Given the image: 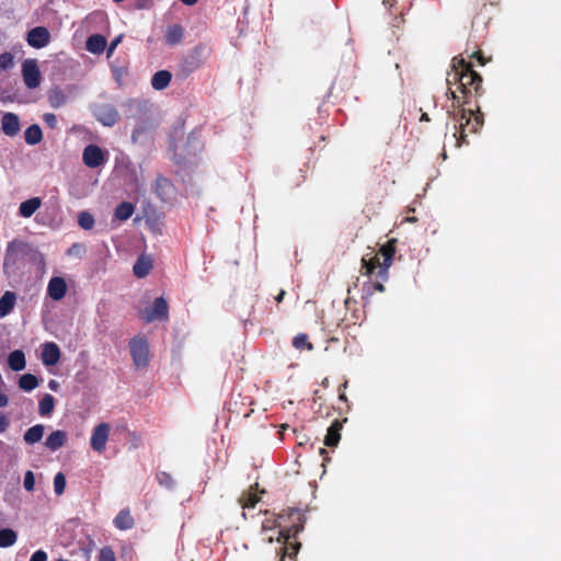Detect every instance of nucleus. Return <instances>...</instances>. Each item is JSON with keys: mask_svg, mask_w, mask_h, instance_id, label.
<instances>
[{"mask_svg": "<svg viewBox=\"0 0 561 561\" xmlns=\"http://www.w3.org/2000/svg\"><path fill=\"white\" fill-rule=\"evenodd\" d=\"M32 260L44 266L45 260L42 253L34 250L27 243L13 240L8 243L3 260V272L8 277L16 275L24 267V261Z\"/></svg>", "mask_w": 561, "mask_h": 561, "instance_id": "1", "label": "nucleus"}, {"mask_svg": "<svg viewBox=\"0 0 561 561\" xmlns=\"http://www.w3.org/2000/svg\"><path fill=\"white\" fill-rule=\"evenodd\" d=\"M288 518L291 520L290 526L285 530L276 531V540L283 545L280 548V561H284L285 558L293 559L298 553L300 549V542L296 541L295 539L297 535L302 531L306 522L305 515L300 510H289Z\"/></svg>", "mask_w": 561, "mask_h": 561, "instance_id": "2", "label": "nucleus"}, {"mask_svg": "<svg viewBox=\"0 0 561 561\" xmlns=\"http://www.w3.org/2000/svg\"><path fill=\"white\" fill-rule=\"evenodd\" d=\"M396 248L393 241L382 245L380 251L369 259L364 256L362 259L363 267L366 274H376L378 278L386 280L388 277V268L392 264Z\"/></svg>", "mask_w": 561, "mask_h": 561, "instance_id": "3", "label": "nucleus"}, {"mask_svg": "<svg viewBox=\"0 0 561 561\" xmlns=\"http://www.w3.org/2000/svg\"><path fill=\"white\" fill-rule=\"evenodd\" d=\"M476 78L481 80V77L477 72L468 68L463 59H453L451 70L447 72L446 77V84L448 85L446 94L453 99L454 104L458 102V96L456 94V91L453 90L451 85L458 84V89H460L461 92L465 93V79H470V81H473Z\"/></svg>", "mask_w": 561, "mask_h": 561, "instance_id": "4", "label": "nucleus"}, {"mask_svg": "<svg viewBox=\"0 0 561 561\" xmlns=\"http://www.w3.org/2000/svg\"><path fill=\"white\" fill-rule=\"evenodd\" d=\"M454 118L459 123V135H457V133L453 135V137L456 138V145L458 147L467 142V131L474 134L483 124V119L480 115H474L472 111L467 112L465 108L459 110L458 113L454 115Z\"/></svg>", "mask_w": 561, "mask_h": 561, "instance_id": "5", "label": "nucleus"}, {"mask_svg": "<svg viewBox=\"0 0 561 561\" xmlns=\"http://www.w3.org/2000/svg\"><path fill=\"white\" fill-rule=\"evenodd\" d=\"M108 158V151L94 144L85 146L82 151V161L84 165L90 169L104 167L107 163Z\"/></svg>", "mask_w": 561, "mask_h": 561, "instance_id": "6", "label": "nucleus"}, {"mask_svg": "<svg viewBox=\"0 0 561 561\" xmlns=\"http://www.w3.org/2000/svg\"><path fill=\"white\" fill-rule=\"evenodd\" d=\"M169 307L164 298H156L153 304L139 311L140 318L146 322L168 319Z\"/></svg>", "mask_w": 561, "mask_h": 561, "instance_id": "7", "label": "nucleus"}, {"mask_svg": "<svg viewBox=\"0 0 561 561\" xmlns=\"http://www.w3.org/2000/svg\"><path fill=\"white\" fill-rule=\"evenodd\" d=\"M207 50V45L203 43L193 47L183 59L182 70L185 73H191L198 69L204 62L205 54Z\"/></svg>", "mask_w": 561, "mask_h": 561, "instance_id": "8", "label": "nucleus"}, {"mask_svg": "<svg viewBox=\"0 0 561 561\" xmlns=\"http://www.w3.org/2000/svg\"><path fill=\"white\" fill-rule=\"evenodd\" d=\"M22 78L24 81V84L33 90L41 85L42 82V75L38 68V64L36 59H25L22 62Z\"/></svg>", "mask_w": 561, "mask_h": 561, "instance_id": "9", "label": "nucleus"}, {"mask_svg": "<svg viewBox=\"0 0 561 561\" xmlns=\"http://www.w3.org/2000/svg\"><path fill=\"white\" fill-rule=\"evenodd\" d=\"M93 114L102 125L107 127L114 126L119 118L118 112L111 104L96 105L93 110Z\"/></svg>", "mask_w": 561, "mask_h": 561, "instance_id": "10", "label": "nucleus"}, {"mask_svg": "<svg viewBox=\"0 0 561 561\" xmlns=\"http://www.w3.org/2000/svg\"><path fill=\"white\" fill-rule=\"evenodd\" d=\"M110 430L111 428L107 423H100L93 428L90 438V445L93 450L102 453L105 449Z\"/></svg>", "mask_w": 561, "mask_h": 561, "instance_id": "11", "label": "nucleus"}, {"mask_svg": "<svg viewBox=\"0 0 561 561\" xmlns=\"http://www.w3.org/2000/svg\"><path fill=\"white\" fill-rule=\"evenodd\" d=\"M27 44L36 49L46 47L50 42V33L44 26H36L28 31L26 36Z\"/></svg>", "mask_w": 561, "mask_h": 561, "instance_id": "12", "label": "nucleus"}, {"mask_svg": "<svg viewBox=\"0 0 561 561\" xmlns=\"http://www.w3.org/2000/svg\"><path fill=\"white\" fill-rule=\"evenodd\" d=\"M290 508L284 510L282 513L277 515V517L266 518L262 523V533L265 534L267 531L274 530L278 528V530H285L290 526L291 520L288 518V511Z\"/></svg>", "mask_w": 561, "mask_h": 561, "instance_id": "13", "label": "nucleus"}, {"mask_svg": "<svg viewBox=\"0 0 561 561\" xmlns=\"http://www.w3.org/2000/svg\"><path fill=\"white\" fill-rule=\"evenodd\" d=\"M1 130L8 137H15L21 130L20 117L11 112L2 113Z\"/></svg>", "mask_w": 561, "mask_h": 561, "instance_id": "14", "label": "nucleus"}, {"mask_svg": "<svg viewBox=\"0 0 561 561\" xmlns=\"http://www.w3.org/2000/svg\"><path fill=\"white\" fill-rule=\"evenodd\" d=\"M67 293L66 280L60 276H54L49 279L47 285V295L53 300H61Z\"/></svg>", "mask_w": 561, "mask_h": 561, "instance_id": "15", "label": "nucleus"}, {"mask_svg": "<svg viewBox=\"0 0 561 561\" xmlns=\"http://www.w3.org/2000/svg\"><path fill=\"white\" fill-rule=\"evenodd\" d=\"M185 30L180 24H170L164 31V42L169 46H175L182 43Z\"/></svg>", "mask_w": 561, "mask_h": 561, "instance_id": "16", "label": "nucleus"}, {"mask_svg": "<svg viewBox=\"0 0 561 561\" xmlns=\"http://www.w3.org/2000/svg\"><path fill=\"white\" fill-rule=\"evenodd\" d=\"M41 206L42 199L39 197H32L20 204L18 214L22 218H30L41 208Z\"/></svg>", "mask_w": 561, "mask_h": 561, "instance_id": "17", "label": "nucleus"}, {"mask_svg": "<svg viewBox=\"0 0 561 561\" xmlns=\"http://www.w3.org/2000/svg\"><path fill=\"white\" fill-rule=\"evenodd\" d=\"M114 526L119 530H129L135 526V519L129 508L122 510L113 520Z\"/></svg>", "mask_w": 561, "mask_h": 561, "instance_id": "18", "label": "nucleus"}, {"mask_svg": "<svg viewBox=\"0 0 561 561\" xmlns=\"http://www.w3.org/2000/svg\"><path fill=\"white\" fill-rule=\"evenodd\" d=\"M85 48L92 54H102L106 48V38L101 34H94L88 37Z\"/></svg>", "mask_w": 561, "mask_h": 561, "instance_id": "19", "label": "nucleus"}, {"mask_svg": "<svg viewBox=\"0 0 561 561\" xmlns=\"http://www.w3.org/2000/svg\"><path fill=\"white\" fill-rule=\"evenodd\" d=\"M152 268V260L147 255H140L134 264L133 271L138 278L146 277Z\"/></svg>", "mask_w": 561, "mask_h": 561, "instance_id": "20", "label": "nucleus"}, {"mask_svg": "<svg viewBox=\"0 0 561 561\" xmlns=\"http://www.w3.org/2000/svg\"><path fill=\"white\" fill-rule=\"evenodd\" d=\"M66 440V433L64 431L57 430L48 435L45 445L48 449L56 451L65 445Z\"/></svg>", "mask_w": 561, "mask_h": 561, "instance_id": "21", "label": "nucleus"}, {"mask_svg": "<svg viewBox=\"0 0 561 561\" xmlns=\"http://www.w3.org/2000/svg\"><path fill=\"white\" fill-rule=\"evenodd\" d=\"M342 428V424L335 420L328 428L327 435L324 437V445L328 447H335L340 439L341 434L340 431Z\"/></svg>", "mask_w": 561, "mask_h": 561, "instance_id": "22", "label": "nucleus"}, {"mask_svg": "<svg viewBox=\"0 0 561 561\" xmlns=\"http://www.w3.org/2000/svg\"><path fill=\"white\" fill-rule=\"evenodd\" d=\"M172 79L171 73L168 70L157 71L151 78V85L154 90L165 89Z\"/></svg>", "mask_w": 561, "mask_h": 561, "instance_id": "23", "label": "nucleus"}, {"mask_svg": "<svg viewBox=\"0 0 561 561\" xmlns=\"http://www.w3.org/2000/svg\"><path fill=\"white\" fill-rule=\"evenodd\" d=\"M16 296L12 291H5L0 298V318L8 316L14 308Z\"/></svg>", "mask_w": 561, "mask_h": 561, "instance_id": "24", "label": "nucleus"}, {"mask_svg": "<svg viewBox=\"0 0 561 561\" xmlns=\"http://www.w3.org/2000/svg\"><path fill=\"white\" fill-rule=\"evenodd\" d=\"M24 139L27 145L34 146L42 141L43 133L38 125L34 124L26 128Z\"/></svg>", "mask_w": 561, "mask_h": 561, "instance_id": "25", "label": "nucleus"}, {"mask_svg": "<svg viewBox=\"0 0 561 561\" xmlns=\"http://www.w3.org/2000/svg\"><path fill=\"white\" fill-rule=\"evenodd\" d=\"M45 427L42 424L34 425L30 427L24 434L25 443L33 445L38 443L44 435Z\"/></svg>", "mask_w": 561, "mask_h": 561, "instance_id": "26", "label": "nucleus"}, {"mask_svg": "<svg viewBox=\"0 0 561 561\" xmlns=\"http://www.w3.org/2000/svg\"><path fill=\"white\" fill-rule=\"evenodd\" d=\"M134 211L135 207L131 203L123 202L116 207L114 215L116 219L124 221L129 219L133 216Z\"/></svg>", "mask_w": 561, "mask_h": 561, "instance_id": "27", "label": "nucleus"}, {"mask_svg": "<svg viewBox=\"0 0 561 561\" xmlns=\"http://www.w3.org/2000/svg\"><path fill=\"white\" fill-rule=\"evenodd\" d=\"M261 500V496L253 492L252 489L248 492H243L239 499V504L242 508L254 507Z\"/></svg>", "mask_w": 561, "mask_h": 561, "instance_id": "28", "label": "nucleus"}, {"mask_svg": "<svg viewBox=\"0 0 561 561\" xmlns=\"http://www.w3.org/2000/svg\"><path fill=\"white\" fill-rule=\"evenodd\" d=\"M55 408V398L46 393L38 403V412L42 416H48Z\"/></svg>", "mask_w": 561, "mask_h": 561, "instance_id": "29", "label": "nucleus"}, {"mask_svg": "<svg viewBox=\"0 0 561 561\" xmlns=\"http://www.w3.org/2000/svg\"><path fill=\"white\" fill-rule=\"evenodd\" d=\"M18 540L16 533L11 528L0 529V547L8 548L13 546Z\"/></svg>", "mask_w": 561, "mask_h": 561, "instance_id": "30", "label": "nucleus"}, {"mask_svg": "<svg viewBox=\"0 0 561 561\" xmlns=\"http://www.w3.org/2000/svg\"><path fill=\"white\" fill-rule=\"evenodd\" d=\"M8 365L14 371L23 370L26 365L24 353H10Z\"/></svg>", "mask_w": 561, "mask_h": 561, "instance_id": "31", "label": "nucleus"}, {"mask_svg": "<svg viewBox=\"0 0 561 561\" xmlns=\"http://www.w3.org/2000/svg\"><path fill=\"white\" fill-rule=\"evenodd\" d=\"M38 386V379L32 374H25L19 379V387L25 391H32Z\"/></svg>", "mask_w": 561, "mask_h": 561, "instance_id": "32", "label": "nucleus"}, {"mask_svg": "<svg viewBox=\"0 0 561 561\" xmlns=\"http://www.w3.org/2000/svg\"><path fill=\"white\" fill-rule=\"evenodd\" d=\"M95 220L93 215L83 210L78 214V225L84 230H91L94 227Z\"/></svg>", "mask_w": 561, "mask_h": 561, "instance_id": "33", "label": "nucleus"}, {"mask_svg": "<svg viewBox=\"0 0 561 561\" xmlns=\"http://www.w3.org/2000/svg\"><path fill=\"white\" fill-rule=\"evenodd\" d=\"M171 191V184L169 180L161 178L157 181V193L161 197V199L165 201L169 198V193Z\"/></svg>", "mask_w": 561, "mask_h": 561, "instance_id": "34", "label": "nucleus"}, {"mask_svg": "<svg viewBox=\"0 0 561 561\" xmlns=\"http://www.w3.org/2000/svg\"><path fill=\"white\" fill-rule=\"evenodd\" d=\"M130 351H148L147 339L142 335H137L129 342Z\"/></svg>", "mask_w": 561, "mask_h": 561, "instance_id": "35", "label": "nucleus"}, {"mask_svg": "<svg viewBox=\"0 0 561 561\" xmlns=\"http://www.w3.org/2000/svg\"><path fill=\"white\" fill-rule=\"evenodd\" d=\"M137 369L146 368L150 360V353H131Z\"/></svg>", "mask_w": 561, "mask_h": 561, "instance_id": "36", "label": "nucleus"}, {"mask_svg": "<svg viewBox=\"0 0 561 561\" xmlns=\"http://www.w3.org/2000/svg\"><path fill=\"white\" fill-rule=\"evenodd\" d=\"M293 346L297 350L300 348H312V344L308 341V335L305 333H299L293 339Z\"/></svg>", "mask_w": 561, "mask_h": 561, "instance_id": "37", "label": "nucleus"}, {"mask_svg": "<svg viewBox=\"0 0 561 561\" xmlns=\"http://www.w3.org/2000/svg\"><path fill=\"white\" fill-rule=\"evenodd\" d=\"M65 103H66V95L61 91L56 90L49 94V104L53 107H55V108L60 107Z\"/></svg>", "mask_w": 561, "mask_h": 561, "instance_id": "38", "label": "nucleus"}, {"mask_svg": "<svg viewBox=\"0 0 561 561\" xmlns=\"http://www.w3.org/2000/svg\"><path fill=\"white\" fill-rule=\"evenodd\" d=\"M66 488V477L62 472H58L54 478V490L57 495H61Z\"/></svg>", "mask_w": 561, "mask_h": 561, "instance_id": "39", "label": "nucleus"}, {"mask_svg": "<svg viewBox=\"0 0 561 561\" xmlns=\"http://www.w3.org/2000/svg\"><path fill=\"white\" fill-rule=\"evenodd\" d=\"M14 66V56L11 53L0 55V70H8Z\"/></svg>", "mask_w": 561, "mask_h": 561, "instance_id": "40", "label": "nucleus"}, {"mask_svg": "<svg viewBox=\"0 0 561 561\" xmlns=\"http://www.w3.org/2000/svg\"><path fill=\"white\" fill-rule=\"evenodd\" d=\"M98 561H116L114 550L110 546L103 547L99 552Z\"/></svg>", "mask_w": 561, "mask_h": 561, "instance_id": "41", "label": "nucleus"}, {"mask_svg": "<svg viewBox=\"0 0 561 561\" xmlns=\"http://www.w3.org/2000/svg\"><path fill=\"white\" fill-rule=\"evenodd\" d=\"M157 480L160 485L171 489L173 486V479L170 473L161 471L157 473Z\"/></svg>", "mask_w": 561, "mask_h": 561, "instance_id": "42", "label": "nucleus"}, {"mask_svg": "<svg viewBox=\"0 0 561 561\" xmlns=\"http://www.w3.org/2000/svg\"><path fill=\"white\" fill-rule=\"evenodd\" d=\"M60 355L61 353H42V359L46 366H53L59 362Z\"/></svg>", "mask_w": 561, "mask_h": 561, "instance_id": "43", "label": "nucleus"}, {"mask_svg": "<svg viewBox=\"0 0 561 561\" xmlns=\"http://www.w3.org/2000/svg\"><path fill=\"white\" fill-rule=\"evenodd\" d=\"M84 245L81 243H73L68 250L67 255L81 257L84 253Z\"/></svg>", "mask_w": 561, "mask_h": 561, "instance_id": "44", "label": "nucleus"}, {"mask_svg": "<svg viewBox=\"0 0 561 561\" xmlns=\"http://www.w3.org/2000/svg\"><path fill=\"white\" fill-rule=\"evenodd\" d=\"M24 489L26 491H33L35 485V478L32 471H27L24 476L23 481Z\"/></svg>", "mask_w": 561, "mask_h": 561, "instance_id": "45", "label": "nucleus"}, {"mask_svg": "<svg viewBox=\"0 0 561 561\" xmlns=\"http://www.w3.org/2000/svg\"><path fill=\"white\" fill-rule=\"evenodd\" d=\"M43 121L51 129H55L57 127L58 121L56 115L53 113H45L43 115Z\"/></svg>", "mask_w": 561, "mask_h": 561, "instance_id": "46", "label": "nucleus"}, {"mask_svg": "<svg viewBox=\"0 0 561 561\" xmlns=\"http://www.w3.org/2000/svg\"><path fill=\"white\" fill-rule=\"evenodd\" d=\"M122 38H123V35H118L117 37H115V38L111 42V44H110V46H108V48H107V58H110V57L113 55L114 50L116 49V47H117V46L119 45V43L122 42Z\"/></svg>", "mask_w": 561, "mask_h": 561, "instance_id": "47", "label": "nucleus"}, {"mask_svg": "<svg viewBox=\"0 0 561 561\" xmlns=\"http://www.w3.org/2000/svg\"><path fill=\"white\" fill-rule=\"evenodd\" d=\"M47 553L44 550H37L32 554L30 561H47Z\"/></svg>", "mask_w": 561, "mask_h": 561, "instance_id": "48", "label": "nucleus"}, {"mask_svg": "<svg viewBox=\"0 0 561 561\" xmlns=\"http://www.w3.org/2000/svg\"><path fill=\"white\" fill-rule=\"evenodd\" d=\"M9 424V419L3 413L0 412V434L7 431Z\"/></svg>", "mask_w": 561, "mask_h": 561, "instance_id": "49", "label": "nucleus"}, {"mask_svg": "<svg viewBox=\"0 0 561 561\" xmlns=\"http://www.w3.org/2000/svg\"><path fill=\"white\" fill-rule=\"evenodd\" d=\"M112 71H113V75H114L116 81L119 82L122 76L124 75V69L115 67V66H112Z\"/></svg>", "mask_w": 561, "mask_h": 561, "instance_id": "50", "label": "nucleus"}, {"mask_svg": "<svg viewBox=\"0 0 561 561\" xmlns=\"http://www.w3.org/2000/svg\"><path fill=\"white\" fill-rule=\"evenodd\" d=\"M43 351H59V348L55 343H45Z\"/></svg>", "mask_w": 561, "mask_h": 561, "instance_id": "51", "label": "nucleus"}, {"mask_svg": "<svg viewBox=\"0 0 561 561\" xmlns=\"http://www.w3.org/2000/svg\"><path fill=\"white\" fill-rule=\"evenodd\" d=\"M9 398L5 393L0 392V408H4L8 405Z\"/></svg>", "mask_w": 561, "mask_h": 561, "instance_id": "52", "label": "nucleus"}, {"mask_svg": "<svg viewBox=\"0 0 561 561\" xmlns=\"http://www.w3.org/2000/svg\"><path fill=\"white\" fill-rule=\"evenodd\" d=\"M104 16H105V14L103 12H94V13L90 14L88 19H101V20H103Z\"/></svg>", "mask_w": 561, "mask_h": 561, "instance_id": "53", "label": "nucleus"}, {"mask_svg": "<svg viewBox=\"0 0 561 561\" xmlns=\"http://www.w3.org/2000/svg\"><path fill=\"white\" fill-rule=\"evenodd\" d=\"M0 101L7 102V101H12V99L9 95H7V93L4 91H1L0 92Z\"/></svg>", "mask_w": 561, "mask_h": 561, "instance_id": "54", "label": "nucleus"}, {"mask_svg": "<svg viewBox=\"0 0 561 561\" xmlns=\"http://www.w3.org/2000/svg\"><path fill=\"white\" fill-rule=\"evenodd\" d=\"M182 3H184L185 5H194L198 2V0H180Z\"/></svg>", "mask_w": 561, "mask_h": 561, "instance_id": "55", "label": "nucleus"}, {"mask_svg": "<svg viewBox=\"0 0 561 561\" xmlns=\"http://www.w3.org/2000/svg\"><path fill=\"white\" fill-rule=\"evenodd\" d=\"M285 296V290H280L278 296L275 298L277 302H280Z\"/></svg>", "mask_w": 561, "mask_h": 561, "instance_id": "56", "label": "nucleus"}, {"mask_svg": "<svg viewBox=\"0 0 561 561\" xmlns=\"http://www.w3.org/2000/svg\"><path fill=\"white\" fill-rule=\"evenodd\" d=\"M394 2H396V0H383V4L386 7H393Z\"/></svg>", "mask_w": 561, "mask_h": 561, "instance_id": "57", "label": "nucleus"}, {"mask_svg": "<svg viewBox=\"0 0 561 561\" xmlns=\"http://www.w3.org/2000/svg\"><path fill=\"white\" fill-rule=\"evenodd\" d=\"M476 81L481 82V81H482V79H481V80H479V79H477V78H476L473 81H470V79H465L466 87H467V85H469V84H473V83H476Z\"/></svg>", "mask_w": 561, "mask_h": 561, "instance_id": "58", "label": "nucleus"}, {"mask_svg": "<svg viewBox=\"0 0 561 561\" xmlns=\"http://www.w3.org/2000/svg\"><path fill=\"white\" fill-rule=\"evenodd\" d=\"M375 289L378 290V291H383L385 290V287L382 284L380 283H377L375 284Z\"/></svg>", "mask_w": 561, "mask_h": 561, "instance_id": "59", "label": "nucleus"}, {"mask_svg": "<svg viewBox=\"0 0 561 561\" xmlns=\"http://www.w3.org/2000/svg\"><path fill=\"white\" fill-rule=\"evenodd\" d=\"M263 540H265V541H267V542H273V540H274V536H273V535H271V536H265V537L263 538Z\"/></svg>", "mask_w": 561, "mask_h": 561, "instance_id": "60", "label": "nucleus"}, {"mask_svg": "<svg viewBox=\"0 0 561 561\" xmlns=\"http://www.w3.org/2000/svg\"><path fill=\"white\" fill-rule=\"evenodd\" d=\"M421 119H422V121H428V116H427V114H423Z\"/></svg>", "mask_w": 561, "mask_h": 561, "instance_id": "61", "label": "nucleus"}, {"mask_svg": "<svg viewBox=\"0 0 561 561\" xmlns=\"http://www.w3.org/2000/svg\"><path fill=\"white\" fill-rule=\"evenodd\" d=\"M340 399H341V400H346L345 394H344V393H341V394H340Z\"/></svg>", "mask_w": 561, "mask_h": 561, "instance_id": "62", "label": "nucleus"}, {"mask_svg": "<svg viewBox=\"0 0 561 561\" xmlns=\"http://www.w3.org/2000/svg\"><path fill=\"white\" fill-rule=\"evenodd\" d=\"M322 385H323V386H327V385H328V379H327V378L322 381Z\"/></svg>", "mask_w": 561, "mask_h": 561, "instance_id": "63", "label": "nucleus"}, {"mask_svg": "<svg viewBox=\"0 0 561 561\" xmlns=\"http://www.w3.org/2000/svg\"><path fill=\"white\" fill-rule=\"evenodd\" d=\"M49 387H50V388H54V387H55V382H54V381H51V382L49 383Z\"/></svg>", "mask_w": 561, "mask_h": 561, "instance_id": "64", "label": "nucleus"}]
</instances>
